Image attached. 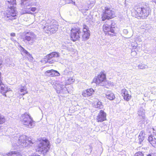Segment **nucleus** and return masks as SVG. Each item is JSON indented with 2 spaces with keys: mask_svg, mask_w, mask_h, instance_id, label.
<instances>
[{
  "mask_svg": "<svg viewBox=\"0 0 156 156\" xmlns=\"http://www.w3.org/2000/svg\"><path fill=\"white\" fill-rule=\"evenodd\" d=\"M112 23L111 21H109L108 24L106 23L103 26V28L106 35L112 36L114 34V27L112 26Z\"/></svg>",
  "mask_w": 156,
  "mask_h": 156,
  "instance_id": "obj_11",
  "label": "nucleus"
},
{
  "mask_svg": "<svg viewBox=\"0 0 156 156\" xmlns=\"http://www.w3.org/2000/svg\"><path fill=\"white\" fill-rule=\"evenodd\" d=\"M106 114L103 110H101L96 118L97 122H102L106 120Z\"/></svg>",
  "mask_w": 156,
  "mask_h": 156,
  "instance_id": "obj_15",
  "label": "nucleus"
},
{
  "mask_svg": "<svg viewBox=\"0 0 156 156\" xmlns=\"http://www.w3.org/2000/svg\"><path fill=\"white\" fill-rule=\"evenodd\" d=\"M30 156H40V155H39L38 154H37L36 153H34L31 155H30Z\"/></svg>",
  "mask_w": 156,
  "mask_h": 156,
  "instance_id": "obj_40",
  "label": "nucleus"
},
{
  "mask_svg": "<svg viewBox=\"0 0 156 156\" xmlns=\"http://www.w3.org/2000/svg\"><path fill=\"white\" fill-rule=\"evenodd\" d=\"M6 4L8 8L9 9L8 13L4 17L5 20L7 21L10 20H13L15 19L16 16V0H6Z\"/></svg>",
  "mask_w": 156,
  "mask_h": 156,
  "instance_id": "obj_1",
  "label": "nucleus"
},
{
  "mask_svg": "<svg viewBox=\"0 0 156 156\" xmlns=\"http://www.w3.org/2000/svg\"><path fill=\"white\" fill-rule=\"evenodd\" d=\"M27 88L25 86H21L20 87V92L22 93L21 94V95H24L26 94L27 93Z\"/></svg>",
  "mask_w": 156,
  "mask_h": 156,
  "instance_id": "obj_23",
  "label": "nucleus"
},
{
  "mask_svg": "<svg viewBox=\"0 0 156 156\" xmlns=\"http://www.w3.org/2000/svg\"><path fill=\"white\" fill-rule=\"evenodd\" d=\"M94 106L95 108L100 109L103 108V106L101 102L99 101H98L97 102H95L94 103Z\"/></svg>",
  "mask_w": 156,
  "mask_h": 156,
  "instance_id": "obj_24",
  "label": "nucleus"
},
{
  "mask_svg": "<svg viewBox=\"0 0 156 156\" xmlns=\"http://www.w3.org/2000/svg\"><path fill=\"white\" fill-rule=\"evenodd\" d=\"M21 13V14H24L26 13L32 14L30 11V10H29L28 9H24V10L22 11Z\"/></svg>",
  "mask_w": 156,
  "mask_h": 156,
  "instance_id": "obj_30",
  "label": "nucleus"
},
{
  "mask_svg": "<svg viewBox=\"0 0 156 156\" xmlns=\"http://www.w3.org/2000/svg\"><path fill=\"white\" fill-rule=\"evenodd\" d=\"M136 53V52H135V51L132 52V53Z\"/></svg>",
  "mask_w": 156,
  "mask_h": 156,
  "instance_id": "obj_45",
  "label": "nucleus"
},
{
  "mask_svg": "<svg viewBox=\"0 0 156 156\" xmlns=\"http://www.w3.org/2000/svg\"><path fill=\"white\" fill-rule=\"evenodd\" d=\"M5 122V117L2 115H1L0 116V124H2L4 123Z\"/></svg>",
  "mask_w": 156,
  "mask_h": 156,
  "instance_id": "obj_29",
  "label": "nucleus"
},
{
  "mask_svg": "<svg viewBox=\"0 0 156 156\" xmlns=\"http://www.w3.org/2000/svg\"><path fill=\"white\" fill-rule=\"evenodd\" d=\"M60 89H62V87L60 86V88H59L58 90H57V92L58 94L60 93Z\"/></svg>",
  "mask_w": 156,
  "mask_h": 156,
  "instance_id": "obj_39",
  "label": "nucleus"
},
{
  "mask_svg": "<svg viewBox=\"0 0 156 156\" xmlns=\"http://www.w3.org/2000/svg\"><path fill=\"white\" fill-rule=\"evenodd\" d=\"M43 29L48 34L55 33L58 30V23L55 20L49 21L45 24Z\"/></svg>",
  "mask_w": 156,
  "mask_h": 156,
  "instance_id": "obj_5",
  "label": "nucleus"
},
{
  "mask_svg": "<svg viewBox=\"0 0 156 156\" xmlns=\"http://www.w3.org/2000/svg\"><path fill=\"white\" fill-rule=\"evenodd\" d=\"M55 70L51 69L50 70H48L46 72V73L49 74V76H55Z\"/></svg>",
  "mask_w": 156,
  "mask_h": 156,
  "instance_id": "obj_27",
  "label": "nucleus"
},
{
  "mask_svg": "<svg viewBox=\"0 0 156 156\" xmlns=\"http://www.w3.org/2000/svg\"><path fill=\"white\" fill-rule=\"evenodd\" d=\"M50 146V142L47 139L42 140L40 141V143L38 145L36 150L44 155H45L48 152Z\"/></svg>",
  "mask_w": 156,
  "mask_h": 156,
  "instance_id": "obj_4",
  "label": "nucleus"
},
{
  "mask_svg": "<svg viewBox=\"0 0 156 156\" xmlns=\"http://www.w3.org/2000/svg\"><path fill=\"white\" fill-rule=\"evenodd\" d=\"M121 93L122 96L123 97L124 99L127 101H129L131 99V96L128 93V91L125 89L121 90Z\"/></svg>",
  "mask_w": 156,
  "mask_h": 156,
  "instance_id": "obj_17",
  "label": "nucleus"
},
{
  "mask_svg": "<svg viewBox=\"0 0 156 156\" xmlns=\"http://www.w3.org/2000/svg\"><path fill=\"white\" fill-rule=\"evenodd\" d=\"M118 156H126L125 151H123L120 152Z\"/></svg>",
  "mask_w": 156,
  "mask_h": 156,
  "instance_id": "obj_34",
  "label": "nucleus"
},
{
  "mask_svg": "<svg viewBox=\"0 0 156 156\" xmlns=\"http://www.w3.org/2000/svg\"><path fill=\"white\" fill-rule=\"evenodd\" d=\"M16 148L17 149V147H15L14 148H13V149H15Z\"/></svg>",
  "mask_w": 156,
  "mask_h": 156,
  "instance_id": "obj_46",
  "label": "nucleus"
},
{
  "mask_svg": "<svg viewBox=\"0 0 156 156\" xmlns=\"http://www.w3.org/2000/svg\"><path fill=\"white\" fill-rule=\"evenodd\" d=\"M145 110L143 108H139L138 111V115L141 116L142 118L144 119V115Z\"/></svg>",
  "mask_w": 156,
  "mask_h": 156,
  "instance_id": "obj_22",
  "label": "nucleus"
},
{
  "mask_svg": "<svg viewBox=\"0 0 156 156\" xmlns=\"http://www.w3.org/2000/svg\"><path fill=\"white\" fill-rule=\"evenodd\" d=\"M11 36L12 37H14L16 36L15 34L14 33H12L11 34Z\"/></svg>",
  "mask_w": 156,
  "mask_h": 156,
  "instance_id": "obj_41",
  "label": "nucleus"
},
{
  "mask_svg": "<svg viewBox=\"0 0 156 156\" xmlns=\"http://www.w3.org/2000/svg\"><path fill=\"white\" fill-rule=\"evenodd\" d=\"M55 76H59L60 75V74L57 71L55 70Z\"/></svg>",
  "mask_w": 156,
  "mask_h": 156,
  "instance_id": "obj_37",
  "label": "nucleus"
},
{
  "mask_svg": "<svg viewBox=\"0 0 156 156\" xmlns=\"http://www.w3.org/2000/svg\"><path fill=\"white\" fill-rule=\"evenodd\" d=\"M139 142V143L141 144V142L143 141L144 139V137L143 136H138Z\"/></svg>",
  "mask_w": 156,
  "mask_h": 156,
  "instance_id": "obj_33",
  "label": "nucleus"
},
{
  "mask_svg": "<svg viewBox=\"0 0 156 156\" xmlns=\"http://www.w3.org/2000/svg\"><path fill=\"white\" fill-rule=\"evenodd\" d=\"M8 156H22L19 152L15 151H13L8 154Z\"/></svg>",
  "mask_w": 156,
  "mask_h": 156,
  "instance_id": "obj_25",
  "label": "nucleus"
},
{
  "mask_svg": "<svg viewBox=\"0 0 156 156\" xmlns=\"http://www.w3.org/2000/svg\"><path fill=\"white\" fill-rule=\"evenodd\" d=\"M59 53L57 52H53L48 55L45 58V61L46 62L50 64L52 63L58 61V57H59Z\"/></svg>",
  "mask_w": 156,
  "mask_h": 156,
  "instance_id": "obj_9",
  "label": "nucleus"
},
{
  "mask_svg": "<svg viewBox=\"0 0 156 156\" xmlns=\"http://www.w3.org/2000/svg\"><path fill=\"white\" fill-rule=\"evenodd\" d=\"M1 73L0 72V92L5 96H6L5 93L7 92L10 91L11 90L10 88L8 89L7 87H5V85L2 83L1 80Z\"/></svg>",
  "mask_w": 156,
  "mask_h": 156,
  "instance_id": "obj_16",
  "label": "nucleus"
},
{
  "mask_svg": "<svg viewBox=\"0 0 156 156\" xmlns=\"http://www.w3.org/2000/svg\"><path fill=\"white\" fill-rule=\"evenodd\" d=\"M104 72V71H101L97 77L94 79L92 83H95L100 86H104L103 83L106 80L105 74Z\"/></svg>",
  "mask_w": 156,
  "mask_h": 156,
  "instance_id": "obj_10",
  "label": "nucleus"
},
{
  "mask_svg": "<svg viewBox=\"0 0 156 156\" xmlns=\"http://www.w3.org/2000/svg\"><path fill=\"white\" fill-rule=\"evenodd\" d=\"M21 119L23 124L28 128H32L34 126V121L30 116L26 113L21 116Z\"/></svg>",
  "mask_w": 156,
  "mask_h": 156,
  "instance_id": "obj_6",
  "label": "nucleus"
},
{
  "mask_svg": "<svg viewBox=\"0 0 156 156\" xmlns=\"http://www.w3.org/2000/svg\"><path fill=\"white\" fill-rule=\"evenodd\" d=\"M81 35H82L83 41H86L89 38L90 35V32L88 27L86 25L83 26V32Z\"/></svg>",
  "mask_w": 156,
  "mask_h": 156,
  "instance_id": "obj_14",
  "label": "nucleus"
},
{
  "mask_svg": "<svg viewBox=\"0 0 156 156\" xmlns=\"http://www.w3.org/2000/svg\"><path fill=\"white\" fill-rule=\"evenodd\" d=\"M106 97L110 100H113L115 98L114 94L111 92L107 93L106 94Z\"/></svg>",
  "mask_w": 156,
  "mask_h": 156,
  "instance_id": "obj_20",
  "label": "nucleus"
},
{
  "mask_svg": "<svg viewBox=\"0 0 156 156\" xmlns=\"http://www.w3.org/2000/svg\"><path fill=\"white\" fill-rule=\"evenodd\" d=\"M94 92V90L93 89H88L83 92L82 95L84 97H88L92 95Z\"/></svg>",
  "mask_w": 156,
  "mask_h": 156,
  "instance_id": "obj_18",
  "label": "nucleus"
},
{
  "mask_svg": "<svg viewBox=\"0 0 156 156\" xmlns=\"http://www.w3.org/2000/svg\"><path fill=\"white\" fill-rule=\"evenodd\" d=\"M115 16L114 9L112 8L106 7L105 11L102 15L101 18L102 21H104L106 20H109L113 18Z\"/></svg>",
  "mask_w": 156,
  "mask_h": 156,
  "instance_id": "obj_7",
  "label": "nucleus"
},
{
  "mask_svg": "<svg viewBox=\"0 0 156 156\" xmlns=\"http://www.w3.org/2000/svg\"><path fill=\"white\" fill-rule=\"evenodd\" d=\"M20 47L21 50L22 52L24 53H25L27 55H28L29 57H31L32 58H33L32 57V55H30L26 50L23 47H22L21 46H20Z\"/></svg>",
  "mask_w": 156,
  "mask_h": 156,
  "instance_id": "obj_26",
  "label": "nucleus"
},
{
  "mask_svg": "<svg viewBox=\"0 0 156 156\" xmlns=\"http://www.w3.org/2000/svg\"><path fill=\"white\" fill-rule=\"evenodd\" d=\"M81 30L80 28L75 27L71 30V39L73 41L79 40L81 34Z\"/></svg>",
  "mask_w": 156,
  "mask_h": 156,
  "instance_id": "obj_8",
  "label": "nucleus"
},
{
  "mask_svg": "<svg viewBox=\"0 0 156 156\" xmlns=\"http://www.w3.org/2000/svg\"><path fill=\"white\" fill-rule=\"evenodd\" d=\"M148 140L153 146L156 147V138L154 136L150 135L148 137Z\"/></svg>",
  "mask_w": 156,
  "mask_h": 156,
  "instance_id": "obj_19",
  "label": "nucleus"
},
{
  "mask_svg": "<svg viewBox=\"0 0 156 156\" xmlns=\"http://www.w3.org/2000/svg\"><path fill=\"white\" fill-rule=\"evenodd\" d=\"M66 3H72L74 5H75V2L73 1V0H64Z\"/></svg>",
  "mask_w": 156,
  "mask_h": 156,
  "instance_id": "obj_32",
  "label": "nucleus"
},
{
  "mask_svg": "<svg viewBox=\"0 0 156 156\" xmlns=\"http://www.w3.org/2000/svg\"><path fill=\"white\" fill-rule=\"evenodd\" d=\"M36 37V35L33 32L30 31L25 32L24 34V37L22 38L24 42H30L31 43H32L34 42Z\"/></svg>",
  "mask_w": 156,
  "mask_h": 156,
  "instance_id": "obj_12",
  "label": "nucleus"
},
{
  "mask_svg": "<svg viewBox=\"0 0 156 156\" xmlns=\"http://www.w3.org/2000/svg\"><path fill=\"white\" fill-rule=\"evenodd\" d=\"M72 71V69L71 67L66 68L63 72V75H68Z\"/></svg>",
  "mask_w": 156,
  "mask_h": 156,
  "instance_id": "obj_21",
  "label": "nucleus"
},
{
  "mask_svg": "<svg viewBox=\"0 0 156 156\" xmlns=\"http://www.w3.org/2000/svg\"><path fill=\"white\" fill-rule=\"evenodd\" d=\"M27 139V136L25 135H22L19 137H18V136H16L14 140L16 143L13 145L15 147L21 146L23 147L31 146L33 143L31 141V138L28 137Z\"/></svg>",
  "mask_w": 156,
  "mask_h": 156,
  "instance_id": "obj_2",
  "label": "nucleus"
},
{
  "mask_svg": "<svg viewBox=\"0 0 156 156\" xmlns=\"http://www.w3.org/2000/svg\"><path fill=\"white\" fill-rule=\"evenodd\" d=\"M145 135V134L144 133V131H141L139 135V136H143L144 137V136Z\"/></svg>",
  "mask_w": 156,
  "mask_h": 156,
  "instance_id": "obj_36",
  "label": "nucleus"
},
{
  "mask_svg": "<svg viewBox=\"0 0 156 156\" xmlns=\"http://www.w3.org/2000/svg\"><path fill=\"white\" fill-rule=\"evenodd\" d=\"M138 68L140 69H144L147 68L148 67L147 65H145L142 63H141L138 66Z\"/></svg>",
  "mask_w": 156,
  "mask_h": 156,
  "instance_id": "obj_28",
  "label": "nucleus"
},
{
  "mask_svg": "<svg viewBox=\"0 0 156 156\" xmlns=\"http://www.w3.org/2000/svg\"><path fill=\"white\" fill-rule=\"evenodd\" d=\"M28 9L29 10H30V11H32V12H34L36 10V8L35 7L30 8V7Z\"/></svg>",
  "mask_w": 156,
  "mask_h": 156,
  "instance_id": "obj_35",
  "label": "nucleus"
},
{
  "mask_svg": "<svg viewBox=\"0 0 156 156\" xmlns=\"http://www.w3.org/2000/svg\"><path fill=\"white\" fill-rule=\"evenodd\" d=\"M134 156H135V155H134Z\"/></svg>",
  "mask_w": 156,
  "mask_h": 156,
  "instance_id": "obj_49",
  "label": "nucleus"
},
{
  "mask_svg": "<svg viewBox=\"0 0 156 156\" xmlns=\"http://www.w3.org/2000/svg\"><path fill=\"white\" fill-rule=\"evenodd\" d=\"M70 80H72V82H74L75 80L74 79H73L71 78H70L69 79V81H70Z\"/></svg>",
  "mask_w": 156,
  "mask_h": 156,
  "instance_id": "obj_42",
  "label": "nucleus"
},
{
  "mask_svg": "<svg viewBox=\"0 0 156 156\" xmlns=\"http://www.w3.org/2000/svg\"><path fill=\"white\" fill-rule=\"evenodd\" d=\"M36 2H33L32 0H21V5L24 9H28L30 6L36 5Z\"/></svg>",
  "mask_w": 156,
  "mask_h": 156,
  "instance_id": "obj_13",
  "label": "nucleus"
},
{
  "mask_svg": "<svg viewBox=\"0 0 156 156\" xmlns=\"http://www.w3.org/2000/svg\"><path fill=\"white\" fill-rule=\"evenodd\" d=\"M11 39L12 40H13V38H11Z\"/></svg>",
  "mask_w": 156,
  "mask_h": 156,
  "instance_id": "obj_47",
  "label": "nucleus"
},
{
  "mask_svg": "<svg viewBox=\"0 0 156 156\" xmlns=\"http://www.w3.org/2000/svg\"><path fill=\"white\" fill-rule=\"evenodd\" d=\"M123 33L125 34H128V32L127 30L124 29L123 31Z\"/></svg>",
  "mask_w": 156,
  "mask_h": 156,
  "instance_id": "obj_38",
  "label": "nucleus"
},
{
  "mask_svg": "<svg viewBox=\"0 0 156 156\" xmlns=\"http://www.w3.org/2000/svg\"><path fill=\"white\" fill-rule=\"evenodd\" d=\"M152 1L156 4V0H151Z\"/></svg>",
  "mask_w": 156,
  "mask_h": 156,
  "instance_id": "obj_44",
  "label": "nucleus"
},
{
  "mask_svg": "<svg viewBox=\"0 0 156 156\" xmlns=\"http://www.w3.org/2000/svg\"><path fill=\"white\" fill-rule=\"evenodd\" d=\"M154 155L153 154H148L147 156H153L152 155Z\"/></svg>",
  "mask_w": 156,
  "mask_h": 156,
  "instance_id": "obj_43",
  "label": "nucleus"
},
{
  "mask_svg": "<svg viewBox=\"0 0 156 156\" xmlns=\"http://www.w3.org/2000/svg\"><path fill=\"white\" fill-rule=\"evenodd\" d=\"M1 114L0 113V116H1Z\"/></svg>",
  "mask_w": 156,
  "mask_h": 156,
  "instance_id": "obj_48",
  "label": "nucleus"
},
{
  "mask_svg": "<svg viewBox=\"0 0 156 156\" xmlns=\"http://www.w3.org/2000/svg\"><path fill=\"white\" fill-rule=\"evenodd\" d=\"M135 156H144V154L143 152L141 151H138L135 154Z\"/></svg>",
  "mask_w": 156,
  "mask_h": 156,
  "instance_id": "obj_31",
  "label": "nucleus"
},
{
  "mask_svg": "<svg viewBox=\"0 0 156 156\" xmlns=\"http://www.w3.org/2000/svg\"><path fill=\"white\" fill-rule=\"evenodd\" d=\"M149 9L146 7H136L134 12H132V15H135V16L140 17L143 19H145L148 16L149 14Z\"/></svg>",
  "mask_w": 156,
  "mask_h": 156,
  "instance_id": "obj_3",
  "label": "nucleus"
}]
</instances>
